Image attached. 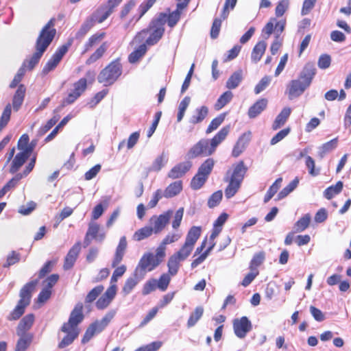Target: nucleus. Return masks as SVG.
Returning a JSON list of instances; mask_svg holds the SVG:
<instances>
[{
    "instance_id": "nucleus-1",
    "label": "nucleus",
    "mask_w": 351,
    "mask_h": 351,
    "mask_svg": "<svg viewBox=\"0 0 351 351\" xmlns=\"http://www.w3.org/2000/svg\"><path fill=\"white\" fill-rule=\"evenodd\" d=\"M230 131V125L223 127L211 139L202 138L195 143L187 152L189 159L199 156H211L218 145L223 141Z\"/></svg>"
},
{
    "instance_id": "nucleus-2",
    "label": "nucleus",
    "mask_w": 351,
    "mask_h": 351,
    "mask_svg": "<svg viewBox=\"0 0 351 351\" xmlns=\"http://www.w3.org/2000/svg\"><path fill=\"white\" fill-rule=\"evenodd\" d=\"M82 309V304H77L71 311L68 322L64 323L61 327V330L66 333V335L59 343L58 347L60 348H64L69 346L78 336L79 330L77 326L84 319Z\"/></svg>"
},
{
    "instance_id": "nucleus-3",
    "label": "nucleus",
    "mask_w": 351,
    "mask_h": 351,
    "mask_svg": "<svg viewBox=\"0 0 351 351\" xmlns=\"http://www.w3.org/2000/svg\"><path fill=\"white\" fill-rule=\"evenodd\" d=\"M316 73V69L313 63L308 62L303 67L299 77L296 80H291L287 86V92L289 99L300 96L311 85Z\"/></svg>"
},
{
    "instance_id": "nucleus-4",
    "label": "nucleus",
    "mask_w": 351,
    "mask_h": 351,
    "mask_svg": "<svg viewBox=\"0 0 351 351\" xmlns=\"http://www.w3.org/2000/svg\"><path fill=\"white\" fill-rule=\"evenodd\" d=\"M247 171V167L243 160L233 165L232 171H228L224 181L228 182L225 189V196L228 199L233 197L239 191Z\"/></svg>"
},
{
    "instance_id": "nucleus-5",
    "label": "nucleus",
    "mask_w": 351,
    "mask_h": 351,
    "mask_svg": "<svg viewBox=\"0 0 351 351\" xmlns=\"http://www.w3.org/2000/svg\"><path fill=\"white\" fill-rule=\"evenodd\" d=\"M165 256V254L159 253L158 249L156 250V254L152 253L145 254L136 268V274H139L141 278H143L147 271H151L158 267L162 263Z\"/></svg>"
},
{
    "instance_id": "nucleus-6",
    "label": "nucleus",
    "mask_w": 351,
    "mask_h": 351,
    "mask_svg": "<svg viewBox=\"0 0 351 351\" xmlns=\"http://www.w3.org/2000/svg\"><path fill=\"white\" fill-rule=\"evenodd\" d=\"M123 0H108L106 3L101 5L91 15L89 26L95 23H103Z\"/></svg>"
},
{
    "instance_id": "nucleus-7",
    "label": "nucleus",
    "mask_w": 351,
    "mask_h": 351,
    "mask_svg": "<svg viewBox=\"0 0 351 351\" xmlns=\"http://www.w3.org/2000/svg\"><path fill=\"white\" fill-rule=\"evenodd\" d=\"M122 66L119 60L110 62L106 68H104L98 75V81L106 85L112 84L121 75Z\"/></svg>"
},
{
    "instance_id": "nucleus-8",
    "label": "nucleus",
    "mask_w": 351,
    "mask_h": 351,
    "mask_svg": "<svg viewBox=\"0 0 351 351\" xmlns=\"http://www.w3.org/2000/svg\"><path fill=\"white\" fill-rule=\"evenodd\" d=\"M87 87V79L84 77L75 82L73 85V89L68 94L67 97L62 100L61 106L57 108L55 111H60L62 108L66 105H69L75 102V101L80 97Z\"/></svg>"
},
{
    "instance_id": "nucleus-9",
    "label": "nucleus",
    "mask_w": 351,
    "mask_h": 351,
    "mask_svg": "<svg viewBox=\"0 0 351 351\" xmlns=\"http://www.w3.org/2000/svg\"><path fill=\"white\" fill-rule=\"evenodd\" d=\"M168 222L169 221H154L153 224L138 230L134 234V239L141 241L150 237L153 233L158 234L165 228Z\"/></svg>"
},
{
    "instance_id": "nucleus-10",
    "label": "nucleus",
    "mask_w": 351,
    "mask_h": 351,
    "mask_svg": "<svg viewBox=\"0 0 351 351\" xmlns=\"http://www.w3.org/2000/svg\"><path fill=\"white\" fill-rule=\"evenodd\" d=\"M115 315V311L108 312L101 319H97L89 324V339L99 335L108 326Z\"/></svg>"
},
{
    "instance_id": "nucleus-11",
    "label": "nucleus",
    "mask_w": 351,
    "mask_h": 351,
    "mask_svg": "<svg viewBox=\"0 0 351 351\" xmlns=\"http://www.w3.org/2000/svg\"><path fill=\"white\" fill-rule=\"evenodd\" d=\"M56 19L51 18L42 28L36 40L49 46L56 34V29L53 28Z\"/></svg>"
},
{
    "instance_id": "nucleus-12",
    "label": "nucleus",
    "mask_w": 351,
    "mask_h": 351,
    "mask_svg": "<svg viewBox=\"0 0 351 351\" xmlns=\"http://www.w3.org/2000/svg\"><path fill=\"white\" fill-rule=\"evenodd\" d=\"M252 328V322L246 316L233 320L234 332L235 335L240 339L245 338Z\"/></svg>"
},
{
    "instance_id": "nucleus-13",
    "label": "nucleus",
    "mask_w": 351,
    "mask_h": 351,
    "mask_svg": "<svg viewBox=\"0 0 351 351\" xmlns=\"http://www.w3.org/2000/svg\"><path fill=\"white\" fill-rule=\"evenodd\" d=\"M117 292V287L110 286L105 293L97 300L95 306L97 309L106 308L115 298Z\"/></svg>"
},
{
    "instance_id": "nucleus-14",
    "label": "nucleus",
    "mask_w": 351,
    "mask_h": 351,
    "mask_svg": "<svg viewBox=\"0 0 351 351\" xmlns=\"http://www.w3.org/2000/svg\"><path fill=\"white\" fill-rule=\"evenodd\" d=\"M48 47V45L43 43L38 42V40L36 41V52L31 56L29 60H25L27 61L26 66L27 69L32 70L34 68V66L39 62V60H40L41 57Z\"/></svg>"
},
{
    "instance_id": "nucleus-15",
    "label": "nucleus",
    "mask_w": 351,
    "mask_h": 351,
    "mask_svg": "<svg viewBox=\"0 0 351 351\" xmlns=\"http://www.w3.org/2000/svg\"><path fill=\"white\" fill-rule=\"evenodd\" d=\"M252 133L250 131L243 133L237 140L234 145L232 155L233 157H238L246 148L251 140Z\"/></svg>"
},
{
    "instance_id": "nucleus-16",
    "label": "nucleus",
    "mask_w": 351,
    "mask_h": 351,
    "mask_svg": "<svg viewBox=\"0 0 351 351\" xmlns=\"http://www.w3.org/2000/svg\"><path fill=\"white\" fill-rule=\"evenodd\" d=\"M38 280H34L26 283L21 289L19 293V302L29 305L30 304L32 293L34 291Z\"/></svg>"
},
{
    "instance_id": "nucleus-17",
    "label": "nucleus",
    "mask_w": 351,
    "mask_h": 351,
    "mask_svg": "<svg viewBox=\"0 0 351 351\" xmlns=\"http://www.w3.org/2000/svg\"><path fill=\"white\" fill-rule=\"evenodd\" d=\"M81 250V243H76L69 251L63 265L64 270L70 269L74 265Z\"/></svg>"
},
{
    "instance_id": "nucleus-18",
    "label": "nucleus",
    "mask_w": 351,
    "mask_h": 351,
    "mask_svg": "<svg viewBox=\"0 0 351 351\" xmlns=\"http://www.w3.org/2000/svg\"><path fill=\"white\" fill-rule=\"evenodd\" d=\"M34 322V315L29 313L24 316L20 321L17 328V335H27V331L29 330Z\"/></svg>"
},
{
    "instance_id": "nucleus-19",
    "label": "nucleus",
    "mask_w": 351,
    "mask_h": 351,
    "mask_svg": "<svg viewBox=\"0 0 351 351\" xmlns=\"http://www.w3.org/2000/svg\"><path fill=\"white\" fill-rule=\"evenodd\" d=\"M128 246V243L126 241L125 237H122L119 243L116 248V252L112 261V267H116L122 261L123 256L125 254L126 248Z\"/></svg>"
},
{
    "instance_id": "nucleus-20",
    "label": "nucleus",
    "mask_w": 351,
    "mask_h": 351,
    "mask_svg": "<svg viewBox=\"0 0 351 351\" xmlns=\"http://www.w3.org/2000/svg\"><path fill=\"white\" fill-rule=\"evenodd\" d=\"M191 166V162L189 161L180 162L171 169L168 173V176L172 179L181 178L189 171Z\"/></svg>"
},
{
    "instance_id": "nucleus-21",
    "label": "nucleus",
    "mask_w": 351,
    "mask_h": 351,
    "mask_svg": "<svg viewBox=\"0 0 351 351\" xmlns=\"http://www.w3.org/2000/svg\"><path fill=\"white\" fill-rule=\"evenodd\" d=\"M26 93V87L24 84H19L12 98V106L15 111H18L22 106Z\"/></svg>"
},
{
    "instance_id": "nucleus-22",
    "label": "nucleus",
    "mask_w": 351,
    "mask_h": 351,
    "mask_svg": "<svg viewBox=\"0 0 351 351\" xmlns=\"http://www.w3.org/2000/svg\"><path fill=\"white\" fill-rule=\"evenodd\" d=\"M29 157L30 155L25 151L16 154L11 164L10 172L12 174L15 173Z\"/></svg>"
},
{
    "instance_id": "nucleus-23",
    "label": "nucleus",
    "mask_w": 351,
    "mask_h": 351,
    "mask_svg": "<svg viewBox=\"0 0 351 351\" xmlns=\"http://www.w3.org/2000/svg\"><path fill=\"white\" fill-rule=\"evenodd\" d=\"M267 99L265 98L258 100L249 108L247 112L249 117L251 119L256 117L267 108Z\"/></svg>"
},
{
    "instance_id": "nucleus-24",
    "label": "nucleus",
    "mask_w": 351,
    "mask_h": 351,
    "mask_svg": "<svg viewBox=\"0 0 351 351\" xmlns=\"http://www.w3.org/2000/svg\"><path fill=\"white\" fill-rule=\"evenodd\" d=\"M243 80V72L241 69L234 71L228 79L226 83V87L229 89H235L237 88Z\"/></svg>"
},
{
    "instance_id": "nucleus-25",
    "label": "nucleus",
    "mask_w": 351,
    "mask_h": 351,
    "mask_svg": "<svg viewBox=\"0 0 351 351\" xmlns=\"http://www.w3.org/2000/svg\"><path fill=\"white\" fill-rule=\"evenodd\" d=\"M167 14L160 12L150 22L149 29H158L165 32V25L167 23Z\"/></svg>"
},
{
    "instance_id": "nucleus-26",
    "label": "nucleus",
    "mask_w": 351,
    "mask_h": 351,
    "mask_svg": "<svg viewBox=\"0 0 351 351\" xmlns=\"http://www.w3.org/2000/svg\"><path fill=\"white\" fill-rule=\"evenodd\" d=\"M208 114V108L202 106L195 110V114L189 119V122L193 125L202 122Z\"/></svg>"
},
{
    "instance_id": "nucleus-27",
    "label": "nucleus",
    "mask_w": 351,
    "mask_h": 351,
    "mask_svg": "<svg viewBox=\"0 0 351 351\" xmlns=\"http://www.w3.org/2000/svg\"><path fill=\"white\" fill-rule=\"evenodd\" d=\"M267 43L265 41L261 40L257 43L256 45L254 47L252 51V61L254 63H257L261 59L263 55L265 53Z\"/></svg>"
},
{
    "instance_id": "nucleus-28",
    "label": "nucleus",
    "mask_w": 351,
    "mask_h": 351,
    "mask_svg": "<svg viewBox=\"0 0 351 351\" xmlns=\"http://www.w3.org/2000/svg\"><path fill=\"white\" fill-rule=\"evenodd\" d=\"M141 279L140 275L136 274L135 270L134 275L126 280L123 287L122 292L124 295H128Z\"/></svg>"
},
{
    "instance_id": "nucleus-29",
    "label": "nucleus",
    "mask_w": 351,
    "mask_h": 351,
    "mask_svg": "<svg viewBox=\"0 0 351 351\" xmlns=\"http://www.w3.org/2000/svg\"><path fill=\"white\" fill-rule=\"evenodd\" d=\"M182 190V183L181 181H176L170 184L163 191L164 197L171 198L178 195Z\"/></svg>"
},
{
    "instance_id": "nucleus-30",
    "label": "nucleus",
    "mask_w": 351,
    "mask_h": 351,
    "mask_svg": "<svg viewBox=\"0 0 351 351\" xmlns=\"http://www.w3.org/2000/svg\"><path fill=\"white\" fill-rule=\"evenodd\" d=\"M181 236L182 234L180 233L179 232L169 234L168 235H167L166 237L162 240L160 245L157 247V249L159 250V253L165 255L166 245L178 241Z\"/></svg>"
},
{
    "instance_id": "nucleus-31",
    "label": "nucleus",
    "mask_w": 351,
    "mask_h": 351,
    "mask_svg": "<svg viewBox=\"0 0 351 351\" xmlns=\"http://www.w3.org/2000/svg\"><path fill=\"white\" fill-rule=\"evenodd\" d=\"M291 112V110L290 108H284L276 117L272 125V128L276 130L282 126L290 116Z\"/></svg>"
},
{
    "instance_id": "nucleus-32",
    "label": "nucleus",
    "mask_w": 351,
    "mask_h": 351,
    "mask_svg": "<svg viewBox=\"0 0 351 351\" xmlns=\"http://www.w3.org/2000/svg\"><path fill=\"white\" fill-rule=\"evenodd\" d=\"M97 242H102L106 237V232L103 228L97 224L89 226V237Z\"/></svg>"
},
{
    "instance_id": "nucleus-33",
    "label": "nucleus",
    "mask_w": 351,
    "mask_h": 351,
    "mask_svg": "<svg viewBox=\"0 0 351 351\" xmlns=\"http://www.w3.org/2000/svg\"><path fill=\"white\" fill-rule=\"evenodd\" d=\"M156 1V0H147L143 2L138 8L139 14L138 16H134L130 21L129 23L132 21H138L154 5Z\"/></svg>"
},
{
    "instance_id": "nucleus-34",
    "label": "nucleus",
    "mask_w": 351,
    "mask_h": 351,
    "mask_svg": "<svg viewBox=\"0 0 351 351\" xmlns=\"http://www.w3.org/2000/svg\"><path fill=\"white\" fill-rule=\"evenodd\" d=\"M19 336L20 338L17 341L15 351H25L33 339V335L28 333L27 335Z\"/></svg>"
},
{
    "instance_id": "nucleus-35",
    "label": "nucleus",
    "mask_w": 351,
    "mask_h": 351,
    "mask_svg": "<svg viewBox=\"0 0 351 351\" xmlns=\"http://www.w3.org/2000/svg\"><path fill=\"white\" fill-rule=\"evenodd\" d=\"M215 165V161L213 158L206 159L198 168L197 172L207 178L210 174Z\"/></svg>"
},
{
    "instance_id": "nucleus-36",
    "label": "nucleus",
    "mask_w": 351,
    "mask_h": 351,
    "mask_svg": "<svg viewBox=\"0 0 351 351\" xmlns=\"http://www.w3.org/2000/svg\"><path fill=\"white\" fill-rule=\"evenodd\" d=\"M27 306L28 305L19 301L14 310L8 315V319L12 321L19 319L25 313V309Z\"/></svg>"
},
{
    "instance_id": "nucleus-37",
    "label": "nucleus",
    "mask_w": 351,
    "mask_h": 351,
    "mask_svg": "<svg viewBox=\"0 0 351 351\" xmlns=\"http://www.w3.org/2000/svg\"><path fill=\"white\" fill-rule=\"evenodd\" d=\"M233 97V94L230 90L223 93L217 99L215 104L216 110H220L229 103Z\"/></svg>"
},
{
    "instance_id": "nucleus-38",
    "label": "nucleus",
    "mask_w": 351,
    "mask_h": 351,
    "mask_svg": "<svg viewBox=\"0 0 351 351\" xmlns=\"http://www.w3.org/2000/svg\"><path fill=\"white\" fill-rule=\"evenodd\" d=\"M180 261H182V260L180 259L178 256H177L175 254H173L169 259L167 266H168V271L171 276H174L177 274L180 265Z\"/></svg>"
},
{
    "instance_id": "nucleus-39",
    "label": "nucleus",
    "mask_w": 351,
    "mask_h": 351,
    "mask_svg": "<svg viewBox=\"0 0 351 351\" xmlns=\"http://www.w3.org/2000/svg\"><path fill=\"white\" fill-rule=\"evenodd\" d=\"M201 234V229L199 227L193 226L189 231L185 242L194 246L196 241L199 239Z\"/></svg>"
},
{
    "instance_id": "nucleus-40",
    "label": "nucleus",
    "mask_w": 351,
    "mask_h": 351,
    "mask_svg": "<svg viewBox=\"0 0 351 351\" xmlns=\"http://www.w3.org/2000/svg\"><path fill=\"white\" fill-rule=\"evenodd\" d=\"M147 51V47L145 44L141 45L136 50L132 51L128 56V60L130 63L137 62L142 58Z\"/></svg>"
},
{
    "instance_id": "nucleus-41",
    "label": "nucleus",
    "mask_w": 351,
    "mask_h": 351,
    "mask_svg": "<svg viewBox=\"0 0 351 351\" xmlns=\"http://www.w3.org/2000/svg\"><path fill=\"white\" fill-rule=\"evenodd\" d=\"M343 186V182L338 181L335 185H332L324 191V197L328 199H330L334 195L339 193L342 191Z\"/></svg>"
},
{
    "instance_id": "nucleus-42",
    "label": "nucleus",
    "mask_w": 351,
    "mask_h": 351,
    "mask_svg": "<svg viewBox=\"0 0 351 351\" xmlns=\"http://www.w3.org/2000/svg\"><path fill=\"white\" fill-rule=\"evenodd\" d=\"M204 313V308L202 306H197L195 311L190 315V317L187 322V326L191 328L194 326L199 319L202 317Z\"/></svg>"
},
{
    "instance_id": "nucleus-43",
    "label": "nucleus",
    "mask_w": 351,
    "mask_h": 351,
    "mask_svg": "<svg viewBox=\"0 0 351 351\" xmlns=\"http://www.w3.org/2000/svg\"><path fill=\"white\" fill-rule=\"evenodd\" d=\"M108 49L107 43H103L90 56H89V64L95 62L100 59Z\"/></svg>"
},
{
    "instance_id": "nucleus-44",
    "label": "nucleus",
    "mask_w": 351,
    "mask_h": 351,
    "mask_svg": "<svg viewBox=\"0 0 351 351\" xmlns=\"http://www.w3.org/2000/svg\"><path fill=\"white\" fill-rule=\"evenodd\" d=\"M282 182V178H279L273 183V184L269 187V190L267 191L264 197L265 202H267L274 197V195L277 193V191L280 189Z\"/></svg>"
},
{
    "instance_id": "nucleus-45",
    "label": "nucleus",
    "mask_w": 351,
    "mask_h": 351,
    "mask_svg": "<svg viewBox=\"0 0 351 351\" xmlns=\"http://www.w3.org/2000/svg\"><path fill=\"white\" fill-rule=\"evenodd\" d=\"M226 113L220 114L219 116L213 119L210 124L208 125L206 133L210 134L214 130H217L221 124L223 122L225 118H226Z\"/></svg>"
},
{
    "instance_id": "nucleus-46",
    "label": "nucleus",
    "mask_w": 351,
    "mask_h": 351,
    "mask_svg": "<svg viewBox=\"0 0 351 351\" xmlns=\"http://www.w3.org/2000/svg\"><path fill=\"white\" fill-rule=\"evenodd\" d=\"M208 178L201 175L198 172L195 175L191 182V186L194 190H198L202 187V186L206 182Z\"/></svg>"
},
{
    "instance_id": "nucleus-47",
    "label": "nucleus",
    "mask_w": 351,
    "mask_h": 351,
    "mask_svg": "<svg viewBox=\"0 0 351 351\" xmlns=\"http://www.w3.org/2000/svg\"><path fill=\"white\" fill-rule=\"evenodd\" d=\"M338 140L337 138H333L331 141L324 143L321 147H320V152L319 153V155L321 158H323L324 155L331 152L332 150L335 149L337 146Z\"/></svg>"
},
{
    "instance_id": "nucleus-48",
    "label": "nucleus",
    "mask_w": 351,
    "mask_h": 351,
    "mask_svg": "<svg viewBox=\"0 0 351 351\" xmlns=\"http://www.w3.org/2000/svg\"><path fill=\"white\" fill-rule=\"evenodd\" d=\"M167 162V156L165 152H162L154 160L151 167V169L152 171H158L165 165Z\"/></svg>"
},
{
    "instance_id": "nucleus-49",
    "label": "nucleus",
    "mask_w": 351,
    "mask_h": 351,
    "mask_svg": "<svg viewBox=\"0 0 351 351\" xmlns=\"http://www.w3.org/2000/svg\"><path fill=\"white\" fill-rule=\"evenodd\" d=\"M299 183L298 179L296 178L292 180L286 187H285L278 195V199H281L287 197L298 186Z\"/></svg>"
},
{
    "instance_id": "nucleus-50",
    "label": "nucleus",
    "mask_w": 351,
    "mask_h": 351,
    "mask_svg": "<svg viewBox=\"0 0 351 351\" xmlns=\"http://www.w3.org/2000/svg\"><path fill=\"white\" fill-rule=\"evenodd\" d=\"M11 112H12V107H11V105L10 104H8L5 107V108L3 111L1 117L0 131H1L3 130V128L4 127H5L7 125V124L8 123V122L10 119Z\"/></svg>"
},
{
    "instance_id": "nucleus-51",
    "label": "nucleus",
    "mask_w": 351,
    "mask_h": 351,
    "mask_svg": "<svg viewBox=\"0 0 351 351\" xmlns=\"http://www.w3.org/2000/svg\"><path fill=\"white\" fill-rule=\"evenodd\" d=\"M265 258V254L264 252H260L253 256L250 263V269L257 270V267L260 266L264 261Z\"/></svg>"
},
{
    "instance_id": "nucleus-52",
    "label": "nucleus",
    "mask_w": 351,
    "mask_h": 351,
    "mask_svg": "<svg viewBox=\"0 0 351 351\" xmlns=\"http://www.w3.org/2000/svg\"><path fill=\"white\" fill-rule=\"evenodd\" d=\"M194 246L184 242L180 250L175 253V254L180 258V259L184 261L191 254Z\"/></svg>"
},
{
    "instance_id": "nucleus-53",
    "label": "nucleus",
    "mask_w": 351,
    "mask_h": 351,
    "mask_svg": "<svg viewBox=\"0 0 351 351\" xmlns=\"http://www.w3.org/2000/svg\"><path fill=\"white\" fill-rule=\"evenodd\" d=\"M59 120V116H53L50 119L45 125L41 126L38 131V135L42 136L47 133Z\"/></svg>"
},
{
    "instance_id": "nucleus-54",
    "label": "nucleus",
    "mask_w": 351,
    "mask_h": 351,
    "mask_svg": "<svg viewBox=\"0 0 351 351\" xmlns=\"http://www.w3.org/2000/svg\"><path fill=\"white\" fill-rule=\"evenodd\" d=\"M182 9H177L167 15V22L170 27H173L180 19Z\"/></svg>"
},
{
    "instance_id": "nucleus-55",
    "label": "nucleus",
    "mask_w": 351,
    "mask_h": 351,
    "mask_svg": "<svg viewBox=\"0 0 351 351\" xmlns=\"http://www.w3.org/2000/svg\"><path fill=\"white\" fill-rule=\"evenodd\" d=\"M223 197L222 191L219 190L213 193L208 200V206L209 208L217 206L221 201Z\"/></svg>"
},
{
    "instance_id": "nucleus-56",
    "label": "nucleus",
    "mask_w": 351,
    "mask_h": 351,
    "mask_svg": "<svg viewBox=\"0 0 351 351\" xmlns=\"http://www.w3.org/2000/svg\"><path fill=\"white\" fill-rule=\"evenodd\" d=\"M171 277L169 274H163L161 275L159 280L158 281L156 280L157 288H158L162 291H165L167 289Z\"/></svg>"
},
{
    "instance_id": "nucleus-57",
    "label": "nucleus",
    "mask_w": 351,
    "mask_h": 351,
    "mask_svg": "<svg viewBox=\"0 0 351 351\" xmlns=\"http://www.w3.org/2000/svg\"><path fill=\"white\" fill-rule=\"evenodd\" d=\"M60 61L54 57L53 55L51 57V58L47 61L46 64L44 66L43 69V73L46 75L50 71H53L56 69Z\"/></svg>"
},
{
    "instance_id": "nucleus-58",
    "label": "nucleus",
    "mask_w": 351,
    "mask_h": 351,
    "mask_svg": "<svg viewBox=\"0 0 351 351\" xmlns=\"http://www.w3.org/2000/svg\"><path fill=\"white\" fill-rule=\"evenodd\" d=\"M71 44L72 40H70L67 42V43L59 47L53 54L54 57L60 61L65 53L68 51L69 48L71 47Z\"/></svg>"
},
{
    "instance_id": "nucleus-59",
    "label": "nucleus",
    "mask_w": 351,
    "mask_h": 351,
    "mask_svg": "<svg viewBox=\"0 0 351 351\" xmlns=\"http://www.w3.org/2000/svg\"><path fill=\"white\" fill-rule=\"evenodd\" d=\"M271 82V77L269 76L263 77L258 84L254 88V93L256 94H259L262 91H263L269 84Z\"/></svg>"
},
{
    "instance_id": "nucleus-60",
    "label": "nucleus",
    "mask_w": 351,
    "mask_h": 351,
    "mask_svg": "<svg viewBox=\"0 0 351 351\" xmlns=\"http://www.w3.org/2000/svg\"><path fill=\"white\" fill-rule=\"evenodd\" d=\"M215 243H213L204 252L202 253L199 257L195 258L192 263H191V267L195 268L197 266H198L199 264H201L208 256L209 252L212 250V249L214 247Z\"/></svg>"
},
{
    "instance_id": "nucleus-61",
    "label": "nucleus",
    "mask_w": 351,
    "mask_h": 351,
    "mask_svg": "<svg viewBox=\"0 0 351 351\" xmlns=\"http://www.w3.org/2000/svg\"><path fill=\"white\" fill-rule=\"evenodd\" d=\"M289 5V0H281L276 8V15L278 17L282 16L286 10L288 9Z\"/></svg>"
},
{
    "instance_id": "nucleus-62",
    "label": "nucleus",
    "mask_w": 351,
    "mask_h": 351,
    "mask_svg": "<svg viewBox=\"0 0 351 351\" xmlns=\"http://www.w3.org/2000/svg\"><path fill=\"white\" fill-rule=\"evenodd\" d=\"M331 63V58L328 54H322L319 56L317 65L322 69H328Z\"/></svg>"
},
{
    "instance_id": "nucleus-63",
    "label": "nucleus",
    "mask_w": 351,
    "mask_h": 351,
    "mask_svg": "<svg viewBox=\"0 0 351 351\" xmlns=\"http://www.w3.org/2000/svg\"><path fill=\"white\" fill-rule=\"evenodd\" d=\"M136 5V0H130L123 6L119 16L121 19H124Z\"/></svg>"
},
{
    "instance_id": "nucleus-64",
    "label": "nucleus",
    "mask_w": 351,
    "mask_h": 351,
    "mask_svg": "<svg viewBox=\"0 0 351 351\" xmlns=\"http://www.w3.org/2000/svg\"><path fill=\"white\" fill-rule=\"evenodd\" d=\"M56 263V261H47L45 265L43 266V267L39 271L38 274V278H43L44 276H45L46 274L49 273L52 267Z\"/></svg>"
}]
</instances>
